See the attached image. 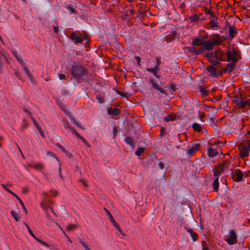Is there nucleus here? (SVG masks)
I'll return each instance as SVG.
<instances>
[{
  "label": "nucleus",
  "mask_w": 250,
  "mask_h": 250,
  "mask_svg": "<svg viewBox=\"0 0 250 250\" xmlns=\"http://www.w3.org/2000/svg\"><path fill=\"white\" fill-rule=\"evenodd\" d=\"M23 67H24V69L26 74L28 76V77H29L30 80H32V79L33 78V75L30 72L29 69L26 66H24Z\"/></svg>",
  "instance_id": "37"
},
{
  "label": "nucleus",
  "mask_w": 250,
  "mask_h": 250,
  "mask_svg": "<svg viewBox=\"0 0 250 250\" xmlns=\"http://www.w3.org/2000/svg\"><path fill=\"white\" fill-rule=\"evenodd\" d=\"M216 65L212 64V65H209L207 68V70L209 72L210 76L212 77H216L217 76V68L214 66Z\"/></svg>",
  "instance_id": "13"
},
{
  "label": "nucleus",
  "mask_w": 250,
  "mask_h": 250,
  "mask_svg": "<svg viewBox=\"0 0 250 250\" xmlns=\"http://www.w3.org/2000/svg\"><path fill=\"white\" fill-rule=\"evenodd\" d=\"M29 167L34 168L36 169L39 170L43 168V165L41 163L34 164L33 165H29Z\"/></svg>",
  "instance_id": "30"
},
{
  "label": "nucleus",
  "mask_w": 250,
  "mask_h": 250,
  "mask_svg": "<svg viewBox=\"0 0 250 250\" xmlns=\"http://www.w3.org/2000/svg\"><path fill=\"white\" fill-rule=\"evenodd\" d=\"M1 186L4 188V189L6 191H7L9 193H10L11 194H12L14 196H15L19 200L20 203L21 205V206H22V208H23V209L24 210L25 213H27V210H26V208H25V207L24 206V205L22 201L21 200V199L17 194H16L15 193H14L13 191L10 190L9 189L5 187V185L2 184Z\"/></svg>",
  "instance_id": "8"
},
{
  "label": "nucleus",
  "mask_w": 250,
  "mask_h": 250,
  "mask_svg": "<svg viewBox=\"0 0 250 250\" xmlns=\"http://www.w3.org/2000/svg\"><path fill=\"white\" fill-rule=\"evenodd\" d=\"M159 167L161 169H163L164 167V164H163V162H160L159 163Z\"/></svg>",
  "instance_id": "62"
},
{
  "label": "nucleus",
  "mask_w": 250,
  "mask_h": 250,
  "mask_svg": "<svg viewBox=\"0 0 250 250\" xmlns=\"http://www.w3.org/2000/svg\"><path fill=\"white\" fill-rule=\"evenodd\" d=\"M97 99L98 100V102L101 104H102L104 102V97L99 95L97 96Z\"/></svg>",
  "instance_id": "41"
},
{
  "label": "nucleus",
  "mask_w": 250,
  "mask_h": 250,
  "mask_svg": "<svg viewBox=\"0 0 250 250\" xmlns=\"http://www.w3.org/2000/svg\"><path fill=\"white\" fill-rule=\"evenodd\" d=\"M186 48L188 50L189 52H190V53H193L196 55L197 49L195 47L188 46Z\"/></svg>",
  "instance_id": "34"
},
{
  "label": "nucleus",
  "mask_w": 250,
  "mask_h": 250,
  "mask_svg": "<svg viewBox=\"0 0 250 250\" xmlns=\"http://www.w3.org/2000/svg\"><path fill=\"white\" fill-rule=\"evenodd\" d=\"M53 30L54 31V32H55L56 33H57L59 32L58 27L57 26H54L53 28Z\"/></svg>",
  "instance_id": "64"
},
{
  "label": "nucleus",
  "mask_w": 250,
  "mask_h": 250,
  "mask_svg": "<svg viewBox=\"0 0 250 250\" xmlns=\"http://www.w3.org/2000/svg\"><path fill=\"white\" fill-rule=\"evenodd\" d=\"M72 121L73 123L79 127L81 128L82 129H83V128H82L81 126L74 120V119H72Z\"/></svg>",
  "instance_id": "61"
},
{
  "label": "nucleus",
  "mask_w": 250,
  "mask_h": 250,
  "mask_svg": "<svg viewBox=\"0 0 250 250\" xmlns=\"http://www.w3.org/2000/svg\"><path fill=\"white\" fill-rule=\"evenodd\" d=\"M244 173L239 169H235L231 173L232 179L235 182H240L243 180Z\"/></svg>",
  "instance_id": "4"
},
{
  "label": "nucleus",
  "mask_w": 250,
  "mask_h": 250,
  "mask_svg": "<svg viewBox=\"0 0 250 250\" xmlns=\"http://www.w3.org/2000/svg\"><path fill=\"white\" fill-rule=\"evenodd\" d=\"M110 222L112 223L113 225L116 228V229L119 231V232L124 236H125V234L123 232L121 228L120 227L118 223L114 219L110 221Z\"/></svg>",
  "instance_id": "19"
},
{
  "label": "nucleus",
  "mask_w": 250,
  "mask_h": 250,
  "mask_svg": "<svg viewBox=\"0 0 250 250\" xmlns=\"http://www.w3.org/2000/svg\"><path fill=\"white\" fill-rule=\"evenodd\" d=\"M125 142L127 144L130 145L131 146L134 147L135 143L132 137H126V138L125 139Z\"/></svg>",
  "instance_id": "27"
},
{
  "label": "nucleus",
  "mask_w": 250,
  "mask_h": 250,
  "mask_svg": "<svg viewBox=\"0 0 250 250\" xmlns=\"http://www.w3.org/2000/svg\"><path fill=\"white\" fill-rule=\"evenodd\" d=\"M71 39L76 43H81L83 39L80 36H77L75 32H72L70 35Z\"/></svg>",
  "instance_id": "16"
},
{
  "label": "nucleus",
  "mask_w": 250,
  "mask_h": 250,
  "mask_svg": "<svg viewBox=\"0 0 250 250\" xmlns=\"http://www.w3.org/2000/svg\"><path fill=\"white\" fill-rule=\"evenodd\" d=\"M214 20L215 19L211 20L207 25L211 29H214L215 27H218V23L214 21Z\"/></svg>",
  "instance_id": "24"
},
{
  "label": "nucleus",
  "mask_w": 250,
  "mask_h": 250,
  "mask_svg": "<svg viewBox=\"0 0 250 250\" xmlns=\"http://www.w3.org/2000/svg\"><path fill=\"white\" fill-rule=\"evenodd\" d=\"M205 49L203 47H201L199 49H197L196 55L203 53Z\"/></svg>",
  "instance_id": "47"
},
{
  "label": "nucleus",
  "mask_w": 250,
  "mask_h": 250,
  "mask_svg": "<svg viewBox=\"0 0 250 250\" xmlns=\"http://www.w3.org/2000/svg\"><path fill=\"white\" fill-rule=\"evenodd\" d=\"M57 145L58 147H59L63 152H64L65 153H66V154H68V151H67L65 149V148H64L63 146H62L61 144H58H58H57V145Z\"/></svg>",
  "instance_id": "45"
},
{
  "label": "nucleus",
  "mask_w": 250,
  "mask_h": 250,
  "mask_svg": "<svg viewBox=\"0 0 250 250\" xmlns=\"http://www.w3.org/2000/svg\"><path fill=\"white\" fill-rule=\"evenodd\" d=\"M223 172V167L221 164H218L214 166L213 171V176L218 177Z\"/></svg>",
  "instance_id": "9"
},
{
  "label": "nucleus",
  "mask_w": 250,
  "mask_h": 250,
  "mask_svg": "<svg viewBox=\"0 0 250 250\" xmlns=\"http://www.w3.org/2000/svg\"><path fill=\"white\" fill-rule=\"evenodd\" d=\"M189 20L191 22H194L198 21L199 20V17L197 15L195 14L192 16L189 17Z\"/></svg>",
  "instance_id": "35"
},
{
  "label": "nucleus",
  "mask_w": 250,
  "mask_h": 250,
  "mask_svg": "<svg viewBox=\"0 0 250 250\" xmlns=\"http://www.w3.org/2000/svg\"><path fill=\"white\" fill-rule=\"evenodd\" d=\"M192 127L194 131L198 132H200L202 130L201 126L198 123H193L192 125Z\"/></svg>",
  "instance_id": "26"
},
{
  "label": "nucleus",
  "mask_w": 250,
  "mask_h": 250,
  "mask_svg": "<svg viewBox=\"0 0 250 250\" xmlns=\"http://www.w3.org/2000/svg\"><path fill=\"white\" fill-rule=\"evenodd\" d=\"M199 91L201 93L203 96H207L208 94V92L206 88H203L202 86H199Z\"/></svg>",
  "instance_id": "31"
},
{
  "label": "nucleus",
  "mask_w": 250,
  "mask_h": 250,
  "mask_svg": "<svg viewBox=\"0 0 250 250\" xmlns=\"http://www.w3.org/2000/svg\"><path fill=\"white\" fill-rule=\"evenodd\" d=\"M81 243L83 246L84 247V248L85 249V250H88V249H89V248L84 242L81 241Z\"/></svg>",
  "instance_id": "52"
},
{
  "label": "nucleus",
  "mask_w": 250,
  "mask_h": 250,
  "mask_svg": "<svg viewBox=\"0 0 250 250\" xmlns=\"http://www.w3.org/2000/svg\"><path fill=\"white\" fill-rule=\"evenodd\" d=\"M226 55L228 62H233L235 60V62H237L241 58L240 51L238 47H233L231 49L230 48L228 49Z\"/></svg>",
  "instance_id": "3"
},
{
  "label": "nucleus",
  "mask_w": 250,
  "mask_h": 250,
  "mask_svg": "<svg viewBox=\"0 0 250 250\" xmlns=\"http://www.w3.org/2000/svg\"><path fill=\"white\" fill-rule=\"evenodd\" d=\"M214 191H217L219 188V178L216 177L212 184Z\"/></svg>",
  "instance_id": "23"
},
{
  "label": "nucleus",
  "mask_w": 250,
  "mask_h": 250,
  "mask_svg": "<svg viewBox=\"0 0 250 250\" xmlns=\"http://www.w3.org/2000/svg\"><path fill=\"white\" fill-rule=\"evenodd\" d=\"M199 145L194 144L191 148L187 149L188 154L190 156L192 155L199 149Z\"/></svg>",
  "instance_id": "17"
},
{
  "label": "nucleus",
  "mask_w": 250,
  "mask_h": 250,
  "mask_svg": "<svg viewBox=\"0 0 250 250\" xmlns=\"http://www.w3.org/2000/svg\"><path fill=\"white\" fill-rule=\"evenodd\" d=\"M37 127L38 130L39 131L40 133L41 134V136L42 137H43V138H44L45 135H44L43 132L42 131V129H41V128L39 126V125H37Z\"/></svg>",
  "instance_id": "49"
},
{
  "label": "nucleus",
  "mask_w": 250,
  "mask_h": 250,
  "mask_svg": "<svg viewBox=\"0 0 250 250\" xmlns=\"http://www.w3.org/2000/svg\"><path fill=\"white\" fill-rule=\"evenodd\" d=\"M235 60L233 62H231L230 63H228L226 68L223 69V71L225 73L228 72L230 73L234 69L236 62H235Z\"/></svg>",
  "instance_id": "11"
},
{
  "label": "nucleus",
  "mask_w": 250,
  "mask_h": 250,
  "mask_svg": "<svg viewBox=\"0 0 250 250\" xmlns=\"http://www.w3.org/2000/svg\"><path fill=\"white\" fill-rule=\"evenodd\" d=\"M24 225L26 226V228H27L28 229V232L29 233H30V234L38 242H39V243L42 244V245L45 246H47L48 247H49V246L45 242L42 241L41 240H40V239L37 238L36 237V236L34 235V234L33 233L32 231L31 230V229H30L29 226L27 225V224L25 222H24Z\"/></svg>",
  "instance_id": "12"
},
{
  "label": "nucleus",
  "mask_w": 250,
  "mask_h": 250,
  "mask_svg": "<svg viewBox=\"0 0 250 250\" xmlns=\"http://www.w3.org/2000/svg\"><path fill=\"white\" fill-rule=\"evenodd\" d=\"M240 146H243V147L240 149L239 156L241 158H244L249 155L250 149L245 146V143H241Z\"/></svg>",
  "instance_id": "7"
},
{
  "label": "nucleus",
  "mask_w": 250,
  "mask_h": 250,
  "mask_svg": "<svg viewBox=\"0 0 250 250\" xmlns=\"http://www.w3.org/2000/svg\"><path fill=\"white\" fill-rule=\"evenodd\" d=\"M71 129L72 130V132L74 133V134L78 138L80 135L79 133L74 128H71Z\"/></svg>",
  "instance_id": "56"
},
{
  "label": "nucleus",
  "mask_w": 250,
  "mask_h": 250,
  "mask_svg": "<svg viewBox=\"0 0 250 250\" xmlns=\"http://www.w3.org/2000/svg\"><path fill=\"white\" fill-rule=\"evenodd\" d=\"M107 113L109 115H112L114 116H118L121 113L120 110L117 108H112L110 107L107 109Z\"/></svg>",
  "instance_id": "15"
},
{
  "label": "nucleus",
  "mask_w": 250,
  "mask_h": 250,
  "mask_svg": "<svg viewBox=\"0 0 250 250\" xmlns=\"http://www.w3.org/2000/svg\"><path fill=\"white\" fill-rule=\"evenodd\" d=\"M218 154V151H217L213 148L210 147L208 148V154L209 157H212L215 156L217 155Z\"/></svg>",
  "instance_id": "21"
},
{
  "label": "nucleus",
  "mask_w": 250,
  "mask_h": 250,
  "mask_svg": "<svg viewBox=\"0 0 250 250\" xmlns=\"http://www.w3.org/2000/svg\"><path fill=\"white\" fill-rule=\"evenodd\" d=\"M229 163V161L228 160H225L222 164V166L223 167V169Z\"/></svg>",
  "instance_id": "50"
},
{
  "label": "nucleus",
  "mask_w": 250,
  "mask_h": 250,
  "mask_svg": "<svg viewBox=\"0 0 250 250\" xmlns=\"http://www.w3.org/2000/svg\"><path fill=\"white\" fill-rule=\"evenodd\" d=\"M115 91L118 94H119V95H121L122 97H125V98H127L130 95V94L128 92H122L118 89H116Z\"/></svg>",
  "instance_id": "28"
},
{
  "label": "nucleus",
  "mask_w": 250,
  "mask_h": 250,
  "mask_svg": "<svg viewBox=\"0 0 250 250\" xmlns=\"http://www.w3.org/2000/svg\"><path fill=\"white\" fill-rule=\"evenodd\" d=\"M207 14H209L213 19L217 20V17L215 15L214 12L211 11L210 10H207Z\"/></svg>",
  "instance_id": "38"
},
{
  "label": "nucleus",
  "mask_w": 250,
  "mask_h": 250,
  "mask_svg": "<svg viewBox=\"0 0 250 250\" xmlns=\"http://www.w3.org/2000/svg\"><path fill=\"white\" fill-rule=\"evenodd\" d=\"M59 79L61 80H63L65 78V76L63 74H59Z\"/></svg>",
  "instance_id": "59"
},
{
  "label": "nucleus",
  "mask_w": 250,
  "mask_h": 250,
  "mask_svg": "<svg viewBox=\"0 0 250 250\" xmlns=\"http://www.w3.org/2000/svg\"><path fill=\"white\" fill-rule=\"evenodd\" d=\"M165 134H166L165 128L164 127H161V132H160L159 136L162 137L164 136Z\"/></svg>",
  "instance_id": "48"
},
{
  "label": "nucleus",
  "mask_w": 250,
  "mask_h": 250,
  "mask_svg": "<svg viewBox=\"0 0 250 250\" xmlns=\"http://www.w3.org/2000/svg\"><path fill=\"white\" fill-rule=\"evenodd\" d=\"M117 132H118V130H117V127L116 126H114L113 127V132L114 138H115L116 136V135L117 134Z\"/></svg>",
  "instance_id": "54"
},
{
  "label": "nucleus",
  "mask_w": 250,
  "mask_h": 250,
  "mask_svg": "<svg viewBox=\"0 0 250 250\" xmlns=\"http://www.w3.org/2000/svg\"><path fill=\"white\" fill-rule=\"evenodd\" d=\"M225 37L221 36L218 34L212 35L210 39L215 45L221 44L225 40Z\"/></svg>",
  "instance_id": "5"
},
{
  "label": "nucleus",
  "mask_w": 250,
  "mask_h": 250,
  "mask_svg": "<svg viewBox=\"0 0 250 250\" xmlns=\"http://www.w3.org/2000/svg\"><path fill=\"white\" fill-rule=\"evenodd\" d=\"M67 8L73 13H76V10L71 6H69Z\"/></svg>",
  "instance_id": "60"
},
{
  "label": "nucleus",
  "mask_w": 250,
  "mask_h": 250,
  "mask_svg": "<svg viewBox=\"0 0 250 250\" xmlns=\"http://www.w3.org/2000/svg\"><path fill=\"white\" fill-rule=\"evenodd\" d=\"M64 126L65 127V128H72L70 125H69V123L67 121H66L65 122H64Z\"/></svg>",
  "instance_id": "57"
},
{
  "label": "nucleus",
  "mask_w": 250,
  "mask_h": 250,
  "mask_svg": "<svg viewBox=\"0 0 250 250\" xmlns=\"http://www.w3.org/2000/svg\"><path fill=\"white\" fill-rule=\"evenodd\" d=\"M104 209L106 211L107 215H108V216L109 218L110 221L113 220L114 218H113L112 215L111 214V213L109 211V210H107L105 208H104Z\"/></svg>",
  "instance_id": "40"
},
{
  "label": "nucleus",
  "mask_w": 250,
  "mask_h": 250,
  "mask_svg": "<svg viewBox=\"0 0 250 250\" xmlns=\"http://www.w3.org/2000/svg\"><path fill=\"white\" fill-rule=\"evenodd\" d=\"M137 62V64L138 65H141V58L139 56H135V57Z\"/></svg>",
  "instance_id": "55"
},
{
  "label": "nucleus",
  "mask_w": 250,
  "mask_h": 250,
  "mask_svg": "<svg viewBox=\"0 0 250 250\" xmlns=\"http://www.w3.org/2000/svg\"><path fill=\"white\" fill-rule=\"evenodd\" d=\"M146 70L148 72H152L154 74V75H155V74L158 72V70L154 68H147Z\"/></svg>",
  "instance_id": "42"
},
{
  "label": "nucleus",
  "mask_w": 250,
  "mask_h": 250,
  "mask_svg": "<svg viewBox=\"0 0 250 250\" xmlns=\"http://www.w3.org/2000/svg\"><path fill=\"white\" fill-rule=\"evenodd\" d=\"M221 98H222V96H221V95H218V96H214L213 98V100L212 101L213 102H215L216 101H219L221 99Z\"/></svg>",
  "instance_id": "46"
},
{
  "label": "nucleus",
  "mask_w": 250,
  "mask_h": 250,
  "mask_svg": "<svg viewBox=\"0 0 250 250\" xmlns=\"http://www.w3.org/2000/svg\"><path fill=\"white\" fill-rule=\"evenodd\" d=\"M206 243H207V242L205 241H203L202 242V245L203 247V250H209L208 248L205 247V246L206 245Z\"/></svg>",
  "instance_id": "53"
},
{
  "label": "nucleus",
  "mask_w": 250,
  "mask_h": 250,
  "mask_svg": "<svg viewBox=\"0 0 250 250\" xmlns=\"http://www.w3.org/2000/svg\"><path fill=\"white\" fill-rule=\"evenodd\" d=\"M164 121L168 122L169 121H174L176 119V115L175 114H169L164 118Z\"/></svg>",
  "instance_id": "25"
},
{
  "label": "nucleus",
  "mask_w": 250,
  "mask_h": 250,
  "mask_svg": "<svg viewBox=\"0 0 250 250\" xmlns=\"http://www.w3.org/2000/svg\"><path fill=\"white\" fill-rule=\"evenodd\" d=\"M237 241V235L236 232L233 230H230L229 231V238L227 240V243L230 245H233L236 243Z\"/></svg>",
  "instance_id": "6"
},
{
  "label": "nucleus",
  "mask_w": 250,
  "mask_h": 250,
  "mask_svg": "<svg viewBox=\"0 0 250 250\" xmlns=\"http://www.w3.org/2000/svg\"><path fill=\"white\" fill-rule=\"evenodd\" d=\"M204 41H202L200 39L198 38H193L192 45H203Z\"/></svg>",
  "instance_id": "22"
},
{
  "label": "nucleus",
  "mask_w": 250,
  "mask_h": 250,
  "mask_svg": "<svg viewBox=\"0 0 250 250\" xmlns=\"http://www.w3.org/2000/svg\"><path fill=\"white\" fill-rule=\"evenodd\" d=\"M247 145L245 146L247 147H248L249 149H250V140H248L246 141Z\"/></svg>",
  "instance_id": "63"
},
{
  "label": "nucleus",
  "mask_w": 250,
  "mask_h": 250,
  "mask_svg": "<svg viewBox=\"0 0 250 250\" xmlns=\"http://www.w3.org/2000/svg\"><path fill=\"white\" fill-rule=\"evenodd\" d=\"M190 235H191V236L192 237V238L193 241H195L198 239V236L196 233L194 232Z\"/></svg>",
  "instance_id": "44"
},
{
  "label": "nucleus",
  "mask_w": 250,
  "mask_h": 250,
  "mask_svg": "<svg viewBox=\"0 0 250 250\" xmlns=\"http://www.w3.org/2000/svg\"><path fill=\"white\" fill-rule=\"evenodd\" d=\"M226 53L219 48H217L214 51L206 53V57L208 61L214 65H218L221 61H227V59L224 58Z\"/></svg>",
  "instance_id": "1"
},
{
  "label": "nucleus",
  "mask_w": 250,
  "mask_h": 250,
  "mask_svg": "<svg viewBox=\"0 0 250 250\" xmlns=\"http://www.w3.org/2000/svg\"><path fill=\"white\" fill-rule=\"evenodd\" d=\"M77 227V226L75 224L69 225L67 228V230H72L76 228Z\"/></svg>",
  "instance_id": "43"
},
{
  "label": "nucleus",
  "mask_w": 250,
  "mask_h": 250,
  "mask_svg": "<svg viewBox=\"0 0 250 250\" xmlns=\"http://www.w3.org/2000/svg\"><path fill=\"white\" fill-rule=\"evenodd\" d=\"M170 87L173 92H175L176 90V84H175L174 83H170Z\"/></svg>",
  "instance_id": "51"
},
{
  "label": "nucleus",
  "mask_w": 250,
  "mask_h": 250,
  "mask_svg": "<svg viewBox=\"0 0 250 250\" xmlns=\"http://www.w3.org/2000/svg\"><path fill=\"white\" fill-rule=\"evenodd\" d=\"M41 206L44 209V210L45 211L46 213L47 216L48 215V208L51 210V211L52 213H54V214L55 215H56V213L54 212L53 209L51 207H49L48 208L46 207V205L45 204V203L44 202H42L41 203Z\"/></svg>",
  "instance_id": "20"
},
{
  "label": "nucleus",
  "mask_w": 250,
  "mask_h": 250,
  "mask_svg": "<svg viewBox=\"0 0 250 250\" xmlns=\"http://www.w3.org/2000/svg\"><path fill=\"white\" fill-rule=\"evenodd\" d=\"M229 36L231 38H233L234 37V35L237 34V31L235 30L234 26L232 25H229Z\"/></svg>",
  "instance_id": "18"
},
{
  "label": "nucleus",
  "mask_w": 250,
  "mask_h": 250,
  "mask_svg": "<svg viewBox=\"0 0 250 250\" xmlns=\"http://www.w3.org/2000/svg\"><path fill=\"white\" fill-rule=\"evenodd\" d=\"M203 46H204L205 48L207 50H211L213 49L215 45L213 43L212 41L210 39L207 42L204 41Z\"/></svg>",
  "instance_id": "14"
},
{
  "label": "nucleus",
  "mask_w": 250,
  "mask_h": 250,
  "mask_svg": "<svg viewBox=\"0 0 250 250\" xmlns=\"http://www.w3.org/2000/svg\"><path fill=\"white\" fill-rule=\"evenodd\" d=\"M11 215L13 216V217L15 218V220L16 221H19L20 219V217L19 216V214H17L16 212H15L14 210H12L11 211Z\"/></svg>",
  "instance_id": "36"
},
{
  "label": "nucleus",
  "mask_w": 250,
  "mask_h": 250,
  "mask_svg": "<svg viewBox=\"0 0 250 250\" xmlns=\"http://www.w3.org/2000/svg\"><path fill=\"white\" fill-rule=\"evenodd\" d=\"M145 149L144 147H139L138 149L135 151V153L137 156H140L142 153L145 152Z\"/></svg>",
  "instance_id": "32"
},
{
  "label": "nucleus",
  "mask_w": 250,
  "mask_h": 250,
  "mask_svg": "<svg viewBox=\"0 0 250 250\" xmlns=\"http://www.w3.org/2000/svg\"><path fill=\"white\" fill-rule=\"evenodd\" d=\"M248 104V101H242L239 102L238 103H237V105H238L239 108L241 109V108H245V107Z\"/></svg>",
  "instance_id": "33"
},
{
  "label": "nucleus",
  "mask_w": 250,
  "mask_h": 250,
  "mask_svg": "<svg viewBox=\"0 0 250 250\" xmlns=\"http://www.w3.org/2000/svg\"><path fill=\"white\" fill-rule=\"evenodd\" d=\"M14 56L16 58V59L18 62H19L21 63L22 62V59L21 56H20L16 53H14Z\"/></svg>",
  "instance_id": "39"
},
{
  "label": "nucleus",
  "mask_w": 250,
  "mask_h": 250,
  "mask_svg": "<svg viewBox=\"0 0 250 250\" xmlns=\"http://www.w3.org/2000/svg\"><path fill=\"white\" fill-rule=\"evenodd\" d=\"M176 35V32L173 31L172 34L165 37V40L167 42H171Z\"/></svg>",
  "instance_id": "29"
},
{
  "label": "nucleus",
  "mask_w": 250,
  "mask_h": 250,
  "mask_svg": "<svg viewBox=\"0 0 250 250\" xmlns=\"http://www.w3.org/2000/svg\"><path fill=\"white\" fill-rule=\"evenodd\" d=\"M149 82L152 84V87L154 89L158 90L162 94H165L167 95L166 91L162 88L159 87L157 83L154 81L152 78H150Z\"/></svg>",
  "instance_id": "10"
},
{
  "label": "nucleus",
  "mask_w": 250,
  "mask_h": 250,
  "mask_svg": "<svg viewBox=\"0 0 250 250\" xmlns=\"http://www.w3.org/2000/svg\"><path fill=\"white\" fill-rule=\"evenodd\" d=\"M88 72L82 65L78 64H73L71 67V75L78 82L83 81V77L88 74Z\"/></svg>",
  "instance_id": "2"
},
{
  "label": "nucleus",
  "mask_w": 250,
  "mask_h": 250,
  "mask_svg": "<svg viewBox=\"0 0 250 250\" xmlns=\"http://www.w3.org/2000/svg\"><path fill=\"white\" fill-rule=\"evenodd\" d=\"M80 181L84 185V187H87L88 185L85 182V181L83 179H80Z\"/></svg>",
  "instance_id": "58"
}]
</instances>
